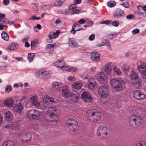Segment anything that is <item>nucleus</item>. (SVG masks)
Wrapping results in <instances>:
<instances>
[{
  "mask_svg": "<svg viewBox=\"0 0 146 146\" xmlns=\"http://www.w3.org/2000/svg\"><path fill=\"white\" fill-rule=\"evenodd\" d=\"M120 5L123 6V7L126 8H128L129 6V3L127 2L123 3H121Z\"/></svg>",
  "mask_w": 146,
  "mask_h": 146,
  "instance_id": "obj_52",
  "label": "nucleus"
},
{
  "mask_svg": "<svg viewBox=\"0 0 146 146\" xmlns=\"http://www.w3.org/2000/svg\"><path fill=\"white\" fill-rule=\"evenodd\" d=\"M113 70L117 75H120L121 73V71L116 66H115L114 67Z\"/></svg>",
  "mask_w": 146,
  "mask_h": 146,
  "instance_id": "obj_44",
  "label": "nucleus"
},
{
  "mask_svg": "<svg viewBox=\"0 0 146 146\" xmlns=\"http://www.w3.org/2000/svg\"><path fill=\"white\" fill-rule=\"evenodd\" d=\"M5 117L6 120L10 121L13 118V115L12 113L8 111L5 113Z\"/></svg>",
  "mask_w": 146,
  "mask_h": 146,
  "instance_id": "obj_27",
  "label": "nucleus"
},
{
  "mask_svg": "<svg viewBox=\"0 0 146 146\" xmlns=\"http://www.w3.org/2000/svg\"><path fill=\"white\" fill-rule=\"evenodd\" d=\"M38 43V41L37 39H35L31 42V49L33 50L35 48V46Z\"/></svg>",
  "mask_w": 146,
  "mask_h": 146,
  "instance_id": "obj_40",
  "label": "nucleus"
},
{
  "mask_svg": "<svg viewBox=\"0 0 146 146\" xmlns=\"http://www.w3.org/2000/svg\"><path fill=\"white\" fill-rule=\"evenodd\" d=\"M123 81L121 78H113L110 81V84L112 87L118 91L121 90L123 88L122 83Z\"/></svg>",
  "mask_w": 146,
  "mask_h": 146,
  "instance_id": "obj_5",
  "label": "nucleus"
},
{
  "mask_svg": "<svg viewBox=\"0 0 146 146\" xmlns=\"http://www.w3.org/2000/svg\"><path fill=\"white\" fill-rule=\"evenodd\" d=\"M60 33V30H58L56 32L50 34L48 35L49 37L50 38H53L57 37Z\"/></svg>",
  "mask_w": 146,
  "mask_h": 146,
  "instance_id": "obj_32",
  "label": "nucleus"
},
{
  "mask_svg": "<svg viewBox=\"0 0 146 146\" xmlns=\"http://www.w3.org/2000/svg\"><path fill=\"white\" fill-rule=\"evenodd\" d=\"M119 22L118 21H111V24L115 27H117L119 25Z\"/></svg>",
  "mask_w": 146,
  "mask_h": 146,
  "instance_id": "obj_47",
  "label": "nucleus"
},
{
  "mask_svg": "<svg viewBox=\"0 0 146 146\" xmlns=\"http://www.w3.org/2000/svg\"><path fill=\"white\" fill-rule=\"evenodd\" d=\"M86 22L85 20L84 19H81L78 21V23L80 24H84Z\"/></svg>",
  "mask_w": 146,
  "mask_h": 146,
  "instance_id": "obj_63",
  "label": "nucleus"
},
{
  "mask_svg": "<svg viewBox=\"0 0 146 146\" xmlns=\"http://www.w3.org/2000/svg\"><path fill=\"white\" fill-rule=\"evenodd\" d=\"M69 10L73 14H79L80 13V11L77 9L75 4L70 5L69 7Z\"/></svg>",
  "mask_w": 146,
  "mask_h": 146,
  "instance_id": "obj_24",
  "label": "nucleus"
},
{
  "mask_svg": "<svg viewBox=\"0 0 146 146\" xmlns=\"http://www.w3.org/2000/svg\"><path fill=\"white\" fill-rule=\"evenodd\" d=\"M100 54L97 52H94L91 53V57L92 60L94 61L97 62L99 60Z\"/></svg>",
  "mask_w": 146,
  "mask_h": 146,
  "instance_id": "obj_25",
  "label": "nucleus"
},
{
  "mask_svg": "<svg viewBox=\"0 0 146 146\" xmlns=\"http://www.w3.org/2000/svg\"><path fill=\"white\" fill-rule=\"evenodd\" d=\"M112 64L111 63H108L105 66L102 68V70L106 72L108 74H110L111 72Z\"/></svg>",
  "mask_w": 146,
  "mask_h": 146,
  "instance_id": "obj_21",
  "label": "nucleus"
},
{
  "mask_svg": "<svg viewBox=\"0 0 146 146\" xmlns=\"http://www.w3.org/2000/svg\"><path fill=\"white\" fill-rule=\"evenodd\" d=\"M140 63V65L137 64L138 71L141 74L145 73L146 72V63L143 62H141Z\"/></svg>",
  "mask_w": 146,
  "mask_h": 146,
  "instance_id": "obj_15",
  "label": "nucleus"
},
{
  "mask_svg": "<svg viewBox=\"0 0 146 146\" xmlns=\"http://www.w3.org/2000/svg\"><path fill=\"white\" fill-rule=\"evenodd\" d=\"M9 23V20L7 19L4 18L2 20H0V24H7Z\"/></svg>",
  "mask_w": 146,
  "mask_h": 146,
  "instance_id": "obj_45",
  "label": "nucleus"
},
{
  "mask_svg": "<svg viewBox=\"0 0 146 146\" xmlns=\"http://www.w3.org/2000/svg\"><path fill=\"white\" fill-rule=\"evenodd\" d=\"M1 35L2 38L4 40L6 41H8L9 40V36L5 32L2 33Z\"/></svg>",
  "mask_w": 146,
  "mask_h": 146,
  "instance_id": "obj_38",
  "label": "nucleus"
},
{
  "mask_svg": "<svg viewBox=\"0 0 146 146\" xmlns=\"http://www.w3.org/2000/svg\"><path fill=\"white\" fill-rule=\"evenodd\" d=\"M39 93L41 94H43L45 93L46 91L45 89L43 88H41L39 90Z\"/></svg>",
  "mask_w": 146,
  "mask_h": 146,
  "instance_id": "obj_60",
  "label": "nucleus"
},
{
  "mask_svg": "<svg viewBox=\"0 0 146 146\" xmlns=\"http://www.w3.org/2000/svg\"><path fill=\"white\" fill-rule=\"evenodd\" d=\"M9 146H14L15 144V143L14 142L10 141H7Z\"/></svg>",
  "mask_w": 146,
  "mask_h": 146,
  "instance_id": "obj_62",
  "label": "nucleus"
},
{
  "mask_svg": "<svg viewBox=\"0 0 146 146\" xmlns=\"http://www.w3.org/2000/svg\"><path fill=\"white\" fill-rule=\"evenodd\" d=\"M116 35L115 34H109L108 35V37L110 39H112L116 37Z\"/></svg>",
  "mask_w": 146,
  "mask_h": 146,
  "instance_id": "obj_54",
  "label": "nucleus"
},
{
  "mask_svg": "<svg viewBox=\"0 0 146 146\" xmlns=\"http://www.w3.org/2000/svg\"><path fill=\"white\" fill-rule=\"evenodd\" d=\"M115 2L114 1H109L108 3V6L111 7H113L114 6V3L115 4Z\"/></svg>",
  "mask_w": 146,
  "mask_h": 146,
  "instance_id": "obj_50",
  "label": "nucleus"
},
{
  "mask_svg": "<svg viewBox=\"0 0 146 146\" xmlns=\"http://www.w3.org/2000/svg\"><path fill=\"white\" fill-rule=\"evenodd\" d=\"M98 80L101 83H105L107 82V78L103 72H100L98 74Z\"/></svg>",
  "mask_w": 146,
  "mask_h": 146,
  "instance_id": "obj_17",
  "label": "nucleus"
},
{
  "mask_svg": "<svg viewBox=\"0 0 146 146\" xmlns=\"http://www.w3.org/2000/svg\"><path fill=\"white\" fill-rule=\"evenodd\" d=\"M66 124L71 131L74 132L77 130V122L76 120L72 118L69 119L67 120Z\"/></svg>",
  "mask_w": 146,
  "mask_h": 146,
  "instance_id": "obj_6",
  "label": "nucleus"
},
{
  "mask_svg": "<svg viewBox=\"0 0 146 146\" xmlns=\"http://www.w3.org/2000/svg\"><path fill=\"white\" fill-rule=\"evenodd\" d=\"M141 118L135 115H131L129 120V123L131 126L135 128L141 126L143 123Z\"/></svg>",
  "mask_w": 146,
  "mask_h": 146,
  "instance_id": "obj_4",
  "label": "nucleus"
},
{
  "mask_svg": "<svg viewBox=\"0 0 146 146\" xmlns=\"http://www.w3.org/2000/svg\"><path fill=\"white\" fill-rule=\"evenodd\" d=\"M69 45L72 47L74 48L75 47L77 44L75 40L73 38H71L69 39Z\"/></svg>",
  "mask_w": 146,
  "mask_h": 146,
  "instance_id": "obj_35",
  "label": "nucleus"
},
{
  "mask_svg": "<svg viewBox=\"0 0 146 146\" xmlns=\"http://www.w3.org/2000/svg\"><path fill=\"white\" fill-rule=\"evenodd\" d=\"M52 74V72L49 70L40 71L38 72V77L40 79H46L49 78Z\"/></svg>",
  "mask_w": 146,
  "mask_h": 146,
  "instance_id": "obj_10",
  "label": "nucleus"
},
{
  "mask_svg": "<svg viewBox=\"0 0 146 146\" xmlns=\"http://www.w3.org/2000/svg\"><path fill=\"white\" fill-rule=\"evenodd\" d=\"M131 81L135 80L136 79L140 78L138 76V73L136 72L132 71L131 74Z\"/></svg>",
  "mask_w": 146,
  "mask_h": 146,
  "instance_id": "obj_30",
  "label": "nucleus"
},
{
  "mask_svg": "<svg viewBox=\"0 0 146 146\" xmlns=\"http://www.w3.org/2000/svg\"><path fill=\"white\" fill-rule=\"evenodd\" d=\"M40 115V112L34 109L28 111L27 115L28 118L31 120L38 119Z\"/></svg>",
  "mask_w": 146,
  "mask_h": 146,
  "instance_id": "obj_7",
  "label": "nucleus"
},
{
  "mask_svg": "<svg viewBox=\"0 0 146 146\" xmlns=\"http://www.w3.org/2000/svg\"><path fill=\"white\" fill-rule=\"evenodd\" d=\"M35 54L33 53L28 54V58L30 62H31L33 60Z\"/></svg>",
  "mask_w": 146,
  "mask_h": 146,
  "instance_id": "obj_41",
  "label": "nucleus"
},
{
  "mask_svg": "<svg viewBox=\"0 0 146 146\" xmlns=\"http://www.w3.org/2000/svg\"><path fill=\"white\" fill-rule=\"evenodd\" d=\"M95 38V35L94 34H92L89 37V40H90L92 41L94 40Z\"/></svg>",
  "mask_w": 146,
  "mask_h": 146,
  "instance_id": "obj_59",
  "label": "nucleus"
},
{
  "mask_svg": "<svg viewBox=\"0 0 146 146\" xmlns=\"http://www.w3.org/2000/svg\"><path fill=\"white\" fill-rule=\"evenodd\" d=\"M14 103V101L13 99L10 98L5 100L3 102L4 104L9 108L13 107Z\"/></svg>",
  "mask_w": 146,
  "mask_h": 146,
  "instance_id": "obj_22",
  "label": "nucleus"
},
{
  "mask_svg": "<svg viewBox=\"0 0 146 146\" xmlns=\"http://www.w3.org/2000/svg\"><path fill=\"white\" fill-rule=\"evenodd\" d=\"M82 84L80 83H75L73 84V87L74 88L79 90L80 89Z\"/></svg>",
  "mask_w": 146,
  "mask_h": 146,
  "instance_id": "obj_39",
  "label": "nucleus"
},
{
  "mask_svg": "<svg viewBox=\"0 0 146 146\" xmlns=\"http://www.w3.org/2000/svg\"><path fill=\"white\" fill-rule=\"evenodd\" d=\"M83 29L81 26L77 23L74 24L72 27V29L70 31L71 33L74 35L76 33V31H78Z\"/></svg>",
  "mask_w": 146,
  "mask_h": 146,
  "instance_id": "obj_19",
  "label": "nucleus"
},
{
  "mask_svg": "<svg viewBox=\"0 0 146 146\" xmlns=\"http://www.w3.org/2000/svg\"><path fill=\"white\" fill-rule=\"evenodd\" d=\"M31 102L33 105L39 109L40 105V103L36 99H35L33 100L32 99Z\"/></svg>",
  "mask_w": 146,
  "mask_h": 146,
  "instance_id": "obj_37",
  "label": "nucleus"
},
{
  "mask_svg": "<svg viewBox=\"0 0 146 146\" xmlns=\"http://www.w3.org/2000/svg\"><path fill=\"white\" fill-rule=\"evenodd\" d=\"M134 97L136 100H141L145 99L146 98V95L139 90H136L133 93Z\"/></svg>",
  "mask_w": 146,
  "mask_h": 146,
  "instance_id": "obj_12",
  "label": "nucleus"
},
{
  "mask_svg": "<svg viewBox=\"0 0 146 146\" xmlns=\"http://www.w3.org/2000/svg\"><path fill=\"white\" fill-rule=\"evenodd\" d=\"M32 5L33 6V10L36 12H37L38 10V3H33L32 4Z\"/></svg>",
  "mask_w": 146,
  "mask_h": 146,
  "instance_id": "obj_46",
  "label": "nucleus"
},
{
  "mask_svg": "<svg viewBox=\"0 0 146 146\" xmlns=\"http://www.w3.org/2000/svg\"><path fill=\"white\" fill-rule=\"evenodd\" d=\"M122 68L125 71H127L129 69V67L127 65H124L122 67Z\"/></svg>",
  "mask_w": 146,
  "mask_h": 146,
  "instance_id": "obj_58",
  "label": "nucleus"
},
{
  "mask_svg": "<svg viewBox=\"0 0 146 146\" xmlns=\"http://www.w3.org/2000/svg\"><path fill=\"white\" fill-rule=\"evenodd\" d=\"M88 84L89 88L93 90L96 87V82L93 78H90L88 80Z\"/></svg>",
  "mask_w": 146,
  "mask_h": 146,
  "instance_id": "obj_18",
  "label": "nucleus"
},
{
  "mask_svg": "<svg viewBox=\"0 0 146 146\" xmlns=\"http://www.w3.org/2000/svg\"><path fill=\"white\" fill-rule=\"evenodd\" d=\"M139 30L138 29H134L132 31V33L133 35H135L138 33L139 32Z\"/></svg>",
  "mask_w": 146,
  "mask_h": 146,
  "instance_id": "obj_57",
  "label": "nucleus"
},
{
  "mask_svg": "<svg viewBox=\"0 0 146 146\" xmlns=\"http://www.w3.org/2000/svg\"><path fill=\"white\" fill-rule=\"evenodd\" d=\"M23 109V105L21 103L16 104L13 107V111L19 114L22 113Z\"/></svg>",
  "mask_w": 146,
  "mask_h": 146,
  "instance_id": "obj_14",
  "label": "nucleus"
},
{
  "mask_svg": "<svg viewBox=\"0 0 146 146\" xmlns=\"http://www.w3.org/2000/svg\"><path fill=\"white\" fill-rule=\"evenodd\" d=\"M81 97L85 102L91 103L92 102V97L88 92H84L82 94Z\"/></svg>",
  "mask_w": 146,
  "mask_h": 146,
  "instance_id": "obj_13",
  "label": "nucleus"
},
{
  "mask_svg": "<svg viewBox=\"0 0 146 146\" xmlns=\"http://www.w3.org/2000/svg\"><path fill=\"white\" fill-rule=\"evenodd\" d=\"M124 15L123 11L121 9H117L113 13V16L116 18H119Z\"/></svg>",
  "mask_w": 146,
  "mask_h": 146,
  "instance_id": "obj_23",
  "label": "nucleus"
},
{
  "mask_svg": "<svg viewBox=\"0 0 146 146\" xmlns=\"http://www.w3.org/2000/svg\"><path fill=\"white\" fill-rule=\"evenodd\" d=\"M65 62L63 60H61L55 62L54 63V65L59 68H61L65 65Z\"/></svg>",
  "mask_w": 146,
  "mask_h": 146,
  "instance_id": "obj_29",
  "label": "nucleus"
},
{
  "mask_svg": "<svg viewBox=\"0 0 146 146\" xmlns=\"http://www.w3.org/2000/svg\"><path fill=\"white\" fill-rule=\"evenodd\" d=\"M135 18L134 16L132 14H129L126 17V18L128 19H132Z\"/></svg>",
  "mask_w": 146,
  "mask_h": 146,
  "instance_id": "obj_56",
  "label": "nucleus"
},
{
  "mask_svg": "<svg viewBox=\"0 0 146 146\" xmlns=\"http://www.w3.org/2000/svg\"><path fill=\"white\" fill-rule=\"evenodd\" d=\"M18 139L22 142H25L30 141L32 137L31 133L29 132L20 134L18 137Z\"/></svg>",
  "mask_w": 146,
  "mask_h": 146,
  "instance_id": "obj_9",
  "label": "nucleus"
},
{
  "mask_svg": "<svg viewBox=\"0 0 146 146\" xmlns=\"http://www.w3.org/2000/svg\"><path fill=\"white\" fill-rule=\"evenodd\" d=\"M41 19L40 17H36L35 16H33L30 18V20H35V19L40 20Z\"/></svg>",
  "mask_w": 146,
  "mask_h": 146,
  "instance_id": "obj_61",
  "label": "nucleus"
},
{
  "mask_svg": "<svg viewBox=\"0 0 146 146\" xmlns=\"http://www.w3.org/2000/svg\"><path fill=\"white\" fill-rule=\"evenodd\" d=\"M52 87L56 89L57 90H58L60 89L64 86L63 84L60 82H54L52 83Z\"/></svg>",
  "mask_w": 146,
  "mask_h": 146,
  "instance_id": "obj_26",
  "label": "nucleus"
},
{
  "mask_svg": "<svg viewBox=\"0 0 146 146\" xmlns=\"http://www.w3.org/2000/svg\"><path fill=\"white\" fill-rule=\"evenodd\" d=\"M43 101L44 102H47V101L49 100L50 102H54V99L48 96L45 95L43 96L42 97Z\"/></svg>",
  "mask_w": 146,
  "mask_h": 146,
  "instance_id": "obj_33",
  "label": "nucleus"
},
{
  "mask_svg": "<svg viewBox=\"0 0 146 146\" xmlns=\"http://www.w3.org/2000/svg\"><path fill=\"white\" fill-rule=\"evenodd\" d=\"M18 125V124L16 122H12L11 123H9L7 125H6L4 127L8 129L13 127V128L15 129Z\"/></svg>",
  "mask_w": 146,
  "mask_h": 146,
  "instance_id": "obj_31",
  "label": "nucleus"
},
{
  "mask_svg": "<svg viewBox=\"0 0 146 146\" xmlns=\"http://www.w3.org/2000/svg\"><path fill=\"white\" fill-rule=\"evenodd\" d=\"M57 109L54 107H50L48 108L46 111L45 115L46 119L48 121L51 122H56L58 119L57 115L54 113L56 111Z\"/></svg>",
  "mask_w": 146,
  "mask_h": 146,
  "instance_id": "obj_1",
  "label": "nucleus"
},
{
  "mask_svg": "<svg viewBox=\"0 0 146 146\" xmlns=\"http://www.w3.org/2000/svg\"><path fill=\"white\" fill-rule=\"evenodd\" d=\"M63 3V1L62 0H57L55 1L54 3V5L55 6H60Z\"/></svg>",
  "mask_w": 146,
  "mask_h": 146,
  "instance_id": "obj_42",
  "label": "nucleus"
},
{
  "mask_svg": "<svg viewBox=\"0 0 146 146\" xmlns=\"http://www.w3.org/2000/svg\"><path fill=\"white\" fill-rule=\"evenodd\" d=\"M62 95L64 97L67 98L69 96V91L68 90L66 89L62 90Z\"/></svg>",
  "mask_w": 146,
  "mask_h": 146,
  "instance_id": "obj_36",
  "label": "nucleus"
},
{
  "mask_svg": "<svg viewBox=\"0 0 146 146\" xmlns=\"http://www.w3.org/2000/svg\"><path fill=\"white\" fill-rule=\"evenodd\" d=\"M70 97L72 101L74 102H76L79 99V94L76 91H74L71 94Z\"/></svg>",
  "mask_w": 146,
  "mask_h": 146,
  "instance_id": "obj_20",
  "label": "nucleus"
},
{
  "mask_svg": "<svg viewBox=\"0 0 146 146\" xmlns=\"http://www.w3.org/2000/svg\"><path fill=\"white\" fill-rule=\"evenodd\" d=\"M133 112L135 113L133 115L141 117H144L146 114L145 110L140 107L136 108L134 109Z\"/></svg>",
  "mask_w": 146,
  "mask_h": 146,
  "instance_id": "obj_11",
  "label": "nucleus"
},
{
  "mask_svg": "<svg viewBox=\"0 0 146 146\" xmlns=\"http://www.w3.org/2000/svg\"><path fill=\"white\" fill-rule=\"evenodd\" d=\"M111 21L107 20L105 21H102L100 22L101 24H105L106 25L111 24Z\"/></svg>",
  "mask_w": 146,
  "mask_h": 146,
  "instance_id": "obj_55",
  "label": "nucleus"
},
{
  "mask_svg": "<svg viewBox=\"0 0 146 146\" xmlns=\"http://www.w3.org/2000/svg\"><path fill=\"white\" fill-rule=\"evenodd\" d=\"M131 82L133 86L136 88L139 89L141 86V79L140 78L131 81Z\"/></svg>",
  "mask_w": 146,
  "mask_h": 146,
  "instance_id": "obj_16",
  "label": "nucleus"
},
{
  "mask_svg": "<svg viewBox=\"0 0 146 146\" xmlns=\"http://www.w3.org/2000/svg\"><path fill=\"white\" fill-rule=\"evenodd\" d=\"M136 146H146V142L145 141H141L137 143Z\"/></svg>",
  "mask_w": 146,
  "mask_h": 146,
  "instance_id": "obj_51",
  "label": "nucleus"
},
{
  "mask_svg": "<svg viewBox=\"0 0 146 146\" xmlns=\"http://www.w3.org/2000/svg\"><path fill=\"white\" fill-rule=\"evenodd\" d=\"M98 94L102 98H106L109 96V91L106 86H100L99 88Z\"/></svg>",
  "mask_w": 146,
  "mask_h": 146,
  "instance_id": "obj_8",
  "label": "nucleus"
},
{
  "mask_svg": "<svg viewBox=\"0 0 146 146\" xmlns=\"http://www.w3.org/2000/svg\"><path fill=\"white\" fill-rule=\"evenodd\" d=\"M142 78L145 82H146V72L141 74Z\"/></svg>",
  "mask_w": 146,
  "mask_h": 146,
  "instance_id": "obj_64",
  "label": "nucleus"
},
{
  "mask_svg": "<svg viewBox=\"0 0 146 146\" xmlns=\"http://www.w3.org/2000/svg\"><path fill=\"white\" fill-rule=\"evenodd\" d=\"M56 46V44L54 43L53 44H49L46 46V48L47 50H50Z\"/></svg>",
  "mask_w": 146,
  "mask_h": 146,
  "instance_id": "obj_43",
  "label": "nucleus"
},
{
  "mask_svg": "<svg viewBox=\"0 0 146 146\" xmlns=\"http://www.w3.org/2000/svg\"><path fill=\"white\" fill-rule=\"evenodd\" d=\"M81 76L82 78L86 79L88 78L89 76L87 73L85 72L81 74Z\"/></svg>",
  "mask_w": 146,
  "mask_h": 146,
  "instance_id": "obj_48",
  "label": "nucleus"
},
{
  "mask_svg": "<svg viewBox=\"0 0 146 146\" xmlns=\"http://www.w3.org/2000/svg\"><path fill=\"white\" fill-rule=\"evenodd\" d=\"M86 115L88 119L92 121L96 122L101 118V113L94 110H88Z\"/></svg>",
  "mask_w": 146,
  "mask_h": 146,
  "instance_id": "obj_2",
  "label": "nucleus"
},
{
  "mask_svg": "<svg viewBox=\"0 0 146 146\" xmlns=\"http://www.w3.org/2000/svg\"><path fill=\"white\" fill-rule=\"evenodd\" d=\"M49 104V103L48 101H47V102L46 101V102H44L43 101V102L42 104L40 105L39 109H45L47 107Z\"/></svg>",
  "mask_w": 146,
  "mask_h": 146,
  "instance_id": "obj_34",
  "label": "nucleus"
},
{
  "mask_svg": "<svg viewBox=\"0 0 146 146\" xmlns=\"http://www.w3.org/2000/svg\"><path fill=\"white\" fill-rule=\"evenodd\" d=\"M66 63H65V65H63L61 68V69L64 71H66L69 70V67L66 65Z\"/></svg>",
  "mask_w": 146,
  "mask_h": 146,
  "instance_id": "obj_53",
  "label": "nucleus"
},
{
  "mask_svg": "<svg viewBox=\"0 0 146 146\" xmlns=\"http://www.w3.org/2000/svg\"><path fill=\"white\" fill-rule=\"evenodd\" d=\"M19 47L18 44L15 43H12L8 46V50H15L18 49Z\"/></svg>",
  "mask_w": 146,
  "mask_h": 146,
  "instance_id": "obj_28",
  "label": "nucleus"
},
{
  "mask_svg": "<svg viewBox=\"0 0 146 146\" xmlns=\"http://www.w3.org/2000/svg\"><path fill=\"white\" fill-rule=\"evenodd\" d=\"M110 129L104 125H101L98 128L97 131V135L101 138H107L110 135Z\"/></svg>",
  "mask_w": 146,
  "mask_h": 146,
  "instance_id": "obj_3",
  "label": "nucleus"
},
{
  "mask_svg": "<svg viewBox=\"0 0 146 146\" xmlns=\"http://www.w3.org/2000/svg\"><path fill=\"white\" fill-rule=\"evenodd\" d=\"M12 90L11 86L8 85L6 86L5 89V92L7 93H9Z\"/></svg>",
  "mask_w": 146,
  "mask_h": 146,
  "instance_id": "obj_49",
  "label": "nucleus"
}]
</instances>
